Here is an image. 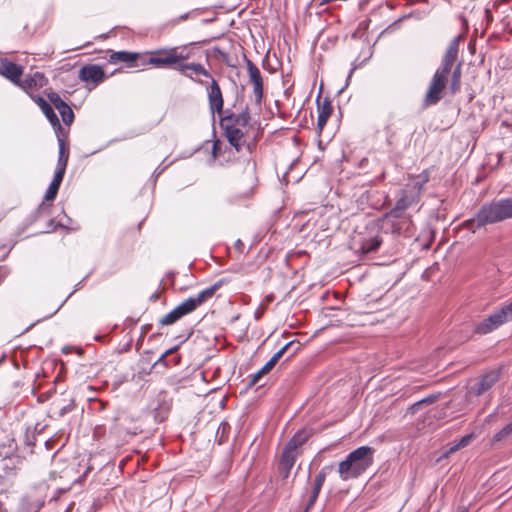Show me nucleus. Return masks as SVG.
Segmentation results:
<instances>
[{
    "label": "nucleus",
    "mask_w": 512,
    "mask_h": 512,
    "mask_svg": "<svg viewBox=\"0 0 512 512\" xmlns=\"http://www.w3.org/2000/svg\"><path fill=\"white\" fill-rule=\"evenodd\" d=\"M461 38L462 36L458 35L450 41L446 52L442 56L441 63L429 83L423 100L424 107L436 105L442 99V92L448 84L450 75L449 90L451 94H456L460 90L462 62H457V59Z\"/></svg>",
    "instance_id": "1"
},
{
    "label": "nucleus",
    "mask_w": 512,
    "mask_h": 512,
    "mask_svg": "<svg viewBox=\"0 0 512 512\" xmlns=\"http://www.w3.org/2000/svg\"><path fill=\"white\" fill-rule=\"evenodd\" d=\"M428 180L429 176L426 172L411 177L402 190L401 196L396 201L395 206L385 214L383 221L385 224L391 226L392 233H401L402 227L400 226V221L406 220L404 217L405 211L418 204L424 185Z\"/></svg>",
    "instance_id": "2"
},
{
    "label": "nucleus",
    "mask_w": 512,
    "mask_h": 512,
    "mask_svg": "<svg viewBox=\"0 0 512 512\" xmlns=\"http://www.w3.org/2000/svg\"><path fill=\"white\" fill-rule=\"evenodd\" d=\"M512 218V197L484 203L473 218L465 221V227L472 232L488 224Z\"/></svg>",
    "instance_id": "3"
},
{
    "label": "nucleus",
    "mask_w": 512,
    "mask_h": 512,
    "mask_svg": "<svg viewBox=\"0 0 512 512\" xmlns=\"http://www.w3.org/2000/svg\"><path fill=\"white\" fill-rule=\"evenodd\" d=\"M372 462V450H352L346 460L339 464V474L342 479L357 477Z\"/></svg>",
    "instance_id": "4"
},
{
    "label": "nucleus",
    "mask_w": 512,
    "mask_h": 512,
    "mask_svg": "<svg viewBox=\"0 0 512 512\" xmlns=\"http://www.w3.org/2000/svg\"><path fill=\"white\" fill-rule=\"evenodd\" d=\"M248 77L253 85V95L256 105H260L264 95L263 78L259 68L248 58L245 57Z\"/></svg>",
    "instance_id": "5"
},
{
    "label": "nucleus",
    "mask_w": 512,
    "mask_h": 512,
    "mask_svg": "<svg viewBox=\"0 0 512 512\" xmlns=\"http://www.w3.org/2000/svg\"><path fill=\"white\" fill-rule=\"evenodd\" d=\"M17 450H0V476L15 474L16 469L22 463Z\"/></svg>",
    "instance_id": "6"
},
{
    "label": "nucleus",
    "mask_w": 512,
    "mask_h": 512,
    "mask_svg": "<svg viewBox=\"0 0 512 512\" xmlns=\"http://www.w3.org/2000/svg\"><path fill=\"white\" fill-rule=\"evenodd\" d=\"M189 58V53H184V49L179 48H162V67H169L179 71V66H184V60Z\"/></svg>",
    "instance_id": "7"
},
{
    "label": "nucleus",
    "mask_w": 512,
    "mask_h": 512,
    "mask_svg": "<svg viewBox=\"0 0 512 512\" xmlns=\"http://www.w3.org/2000/svg\"><path fill=\"white\" fill-rule=\"evenodd\" d=\"M503 324H505V321L499 309H497L475 325L474 333L479 335H486L496 330Z\"/></svg>",
    "instance_id": "8"
},
{
    "label": "nucleus",
    "mask_w": 512,
    "mask_h": 512,
    "mask_svg": "<svg viewBox=\"0 0 512 512\" xmlns=\"http://www.w3.org/2000/svg\"><path fill=\"white\" fill-rule=\"evenodd\" d=\"M500 377V372L498 370H490L470 387V393L475 396H480L487 390H489Z\"/></svg>",
    "instance_id": "9"
},
{
    "label": "nucleus",
    "mask_w": 512,
    "mask_h": 512,
    "mask_svg": "<svg viewBox=\"0 0 512 512\" xmlns=\"http://www.w3.org/2000/svg\"><path fill=\"white\" fill-rule=\"evenodd\" d=\"M23 74L22 66L10 61L8 58L0 59V75L10 80L15 85H20V77Z\"/></svg>",
    "instance_id": "10"
},
{
    "label": "nucleus",
    "mask_w": 512,
    "mask_h": 512,
    "mask_svg": "<svg viewBox=\"0 0 512 512\" xmlns=\"http://www.w3.org/2000/svg\"><path fill=\"white\" fill-rule=\"evenodd\" d=\"M225 283L224 279H220L213 285L201 290L196 296H191L187 300L190 307L195 311L205 301L212 298L216 290H218Z\"/></svg>",
    "instance_id": "11"
},
{
    "label": "nucleus",
    "mask_w": 512,
    "mask_h": 512,
    "mask_svg": "<svg viewBox=\"0 0 512 512\" xmlns=\"http://www.w3.org/2000/svg\"><path fill=\"white\" fill-rule=\"evenodd\" d=\"M48 99L60 113L63 122L66 125H70L74 120V113L71 107L56 92H50Z\"/></svg>",
    "instance_id": "12"
},
{
    "label": "nucleus",
    "mask_w": 512,
    "mask_h": 512,
    "mask_svg": "<svg viewBox=\"0 0 512 512\" xmlns=\"http://www.w3.org/2000/svg\"><path fill=\"white\" fill-rule=\"evenodd\" d=\"M105 78V73L101 66L88 64L79 71V79L83 82H92L95 85L101 83Z\"/></svg>",
    "instance_id": "13"
},
{
    "label": "nucleus",
    "mask_w": 512,
    "mask_h": 512,
    "mask_svg": "<svg viewBox=\"0 0 512 512\" xmlns=\"http://www.w3.org/2000/svg\"><path fill=\"white\" fill-rule=\"evenodd\" d=\"M224 131V135L228 140L229 144L235 149L236 152H240L246 143L245 133L239 127H232L230 125L221 126Z\"/></svg>",
    "instance_id": "14"
},
{
    "label": "nucleus",
    "mask_w": 512,
    "mask_h": 512,
    "mask_svg": "<svg viewBox=\"0 0 512 512\" xmlns=\"http://www.w3.org/2000/svg\"><path fill=\"white\" fill-rule=\"evenodd\" d=\"M251 119L248 107L240 113H229L220 119V126L230 125L232 127L244 128L249 124Z\"/></svg>",
    "instance_id": "15"
},
{
    "label": "nucleus",
    "mask_w": 512,
    "mask_h": 512,
    "mask_svg": "<svg viewBox=\"0 0 512 512\" xmlns=\"http://www.w3.org/2000/svg\"><path fill=\"white\" fill-rule=\"evenodd\" d=\"M211 79V85L208 90V102L209 108L214 113H221L223 110V97L219 84L213 78Z\"/></svg>",
    "instance_id": "16"
},
{
    "label": "nucleus",
    "mask_w": 512,
    "mask_h": 512,
    "mask_svg": "<svg viewBox=\"0 0 512 512\" xmlns=\"http://www.w3.org/2000/svg\"><path fill=\"white\" fill-rule=\"evenodd\" d=\"M33 100L39 106L43 114L49 120L50 124L53 126L55 131H64L58 116L54 112L52 106L41 96L33 97Z\"/></svg>",
    "instance_id": "17"
},
{
    "label": "nucleus",
    "mask_w": 512,
    "mask_h": 512,
    "mask_svg": "<svg viewBox=\"0 0 512 512\" xmlns=\"http://www.w3.org/2000/svg\"><path fill=\"white\" fill-rule=\"evenodd\" d=\"M57 141L59 146L58 152V160L55 172H60L61 174H65L68 159H69V151L66 148L65 139L63 137V131H57Z\"/></svg>",
    "instance_id": "18"
},
{
    "label": "nucleus",
    "mask_w": 512,
    "mask_h": 512,
    "mask_svg": "<svg viewBox=\"0 0 512 512\" xmlns=\"http://www.w3.org/2000/svg\"><path fill=\"white\" fill-rule=\"evenodd\" d=\"M193 312L187 300L183 301L164 317H162V325H171L181 319L183 316Z\"/></svg>",
    "instance_id": "19"
},
{
    "label": "nucleus",
    "mask_w": 512,
    "mask_h": 512,
    "mask_svg": "<svg viewBox=\"0 0 512 512\" xmlns=\"http://www.w3.org/2000/svg\"><path fill=\"white\" fill-rule=\"evenodd\" d=\"M298 456L297 450H283L279 460V471L283 478H287Z\"/></svg>",
    "instance_id": "20"
},
{
    "label": "nucleus",
    "mask_w": 512,
    "mask_h": 512,
    "mask_svg": "<svg viewBox=\"0 0 512 512\" xmlns=\"http://www.w3.org/2000/svg\"><path fill=\"white\" fill-rule=\"evenodd\" d=\"M332 106L329 99L325 98L321 103L318 102V119H317V128L319 132H321L326 125L331 113Z\"/></svg>",
    "instance_id": "21"
},
{
    "label": "nucleus",
    "mask_w": 512,
    "mask_h": 512,
    "mask_svg": "<svg viewBox=\"0 0 512 512\" xmlns=\"http://www.w3.org/2000/svg\"><path fill=\"white\" fill-rule=\"evenodd\" d=\"M312 431L311 429H302L295 433V435L290 439V441L286 444L285 448H301L304 444L307 443L308 439L311 437Z\"/></svg>",
    "instance_id": "22"
},
{
    "label": "nucleus",
    "mask_w": 512,
    "mask_h": 512,
    "mask_svg": "<svg viewBox=\"0 0 512 512\" xmlns=\"http://www.w3.org/2000/svg\"><path fill=\"white\" fill-rule=\"evenodd\" d=\"M64 175L65 174H61L60 172H55L54 177H53L50 185L48 186V189L46 190V193L44 196V198L47 201L53 200L56 197L59 187L63 181Z\"/></svg>",
    "instance_id": "23"
},
{
    "label": "nucleus",
    "mask_w": 512,
    "mask_h": 512,
    "mask_svg": "<svg viewBox=\"0 0 512 512\" xmlns=\"http://www.w3.org/2000/svg\"><path fill=\"white\" fill-rule=\"evenodd\" d=\"M138 57H139V54H137V53L128 52V51H117V52H113L110 55L109 61L111 63L123 62V63L132 64L137 60Z\"/></svg>",
    "instance_id": "24"
},
{
    "label": "nucleus",
    "mask_w": 512,
    "mask_h": 512,
    "mask_svg": "<svg viewBox=\"0 0 512 512\" xmlns=\"http://www.w3.org/2000/svg\"><path fill=\"white\" fill-rule=\"evenodd\" d=\"M381 243L382 239L377 235L370 238H364L361 241L360 250L363 254H369L377 251Z\"/></svg>",
    "instance_id": "25"
},
{
    "label": "nucleus",
    "mask_w": 512,
    "mask_h": 512,
    "mask_svg": "<svg viewBox=\"0 0 512 512\" xmlns=\"http://www.w3.org/2000/svg\"><path fill=\"white\" fill-rule=\"evenodd\" d=\"M276 364L275 360L270 358L260 370L250 375L249 386L255 385L265 374L269 373Z\"/></svg>",
    "instance_id": "26"
},
{
    "label": "nucleus",
    "mask_w": 512,
    "mask_h": 512,
    "mask_svg": "<svg viewBox=\"0 0 512 512\" xmlns=\"http://www.w3.org/2000/svg\"><path fill=\"white\" fill-rule=\"evenodd\" d=\"M185 70H190L193 73L197 75H202L207 78H212L211 74L208 70H206L201 64L199 63H185L184 66H179V71L184 72Z\"/></svg>",
    "instance_id": "27"
},
{
    "label": "nucleus",
    "mask_w": 512,
    "mask_h": 512,
    "mask_svg": "<svg viewBox=\"0 0 512 512\" xmlns=\"http://www.w3.org/2000/svg\"><path fill=\"white\" fill-rule=\"evenodd\" d=\"M294 345H296V348L293 350V352L287 357V360H289L291 357H293L295 355V353L297 352V350L299 349L300 347V343L298 341H290L288 343H286L283 347H281L271 358L275 360V362L277 363L280 358L284 355V353L290 348V347H293Z\"/></svg>",
    "instance_id": "28"
},
{
    "label": "nucleus",
    "mask_w": 512,
    "mask_h": 512,
    "mask_svg": "<svg viewBox=\"0 0 512 512\" xmlns=\"http://www.w3.org/2000/svg\"><path fill=\"white\" fill-rule=\"evenodd\" d=\"M510 438H512V420L494 435L493 440L495 442H500L506 441Z\"/></svg>",
    "instance_id": "29"
},
{
    "label": "nucleus",
    "mask_w": 512,
    "mask_h": 512,
    "mask_svg": "<svg viewBox=\"0 0 512 512\" xmlns=\"http://www.w3.org/2000/svg\"><path fill=\"white\" fill-rule=\"evenodd\" d=\"M323 482H324V476L321 474L317 475V477L315 478L314 488H313V492L310 497L308 506L313 505V503L315 502V500L319 494V491L323 485Z\"/></svg>",
    "instance_id": "30"
},
{
    "label": "nucleus",
    "mask_w": 512,
    "mask_h": 512,
    "mask_svg": "<svg viewBox=\"0 0 512 512\" xmlns=\"http://www.w3.org/2000/svg\"><path fill=\"white\" fill-rule=\"evenodd\" d=\"M476 437V432L468 433L461 437L460 440L457 443H455L451 448H465L466 446L470 445Z\"/></svg>",
    "instance_id": "31"
},
{
    "label": "nucleus",
    "mask_w": 512,
    "mask_h": 512,
    "mask_svg": "<svg viewBox=\"0 0 512 512\" xmlns=\"http://www.w3.org/2000/svg\"><path fill=\"white\" fill-rule=\"evenodd\" d=\"M505 323L512 321V301L498 308Z\"/></svg>",
    "instance_id": "32"
},
{
    "label": "nucleus",
    "mask_w": 512,
    "mask_h": 512,
    "mask_svg": "<svg viewBox=\"0 0 512 512\" xmlns=\"http://www.w3.org/2000/svg\"><path fill=\"white\" fill-rule=\"evenodd\" d=\"M39 507L29 502L27 499H22L18 512H38Z\"/></svg>",
    "instance_id": "33"
},
{
    "label": "nucleus",
    "mask_w": 512,
    "mask_h": 512,
    "mask_svg": "<svg viewBox=\"0 0 512 512\" xmlns=\"http://www.w3.org/2000/svg\"><path fill=\"white\" fill-rule=\"evenodd\" d=\"M213 52L214 54L220 58L223 62H225L227 65H230V57H229V54L225 51H223L222 49H220L219 47H214L213 48Z\"/></svg>",
    "instance_id": "34"
},
{
    "label": "nucleus",
    "mask_w": 512,
    "mask_h": 512,
    "mask_svg": "<svg viewBox=\"0 0 512 512\" xmlns=\"http://www.w3.org/2000/svg\"><path fill=\"white\" fill-rule=\"evenodd\" d=\"M228 429H229V425L225 422H223L219 425L217 433H216V437H219V440H218L219 445L223 444L222 438L224 437V435Z\"/></svg>",
    "instance_id": "35"
},
{
    "label": "nucleus",
    "mask_w": 512,
    "mask_h": 512,
    "mask_svg": "<svg viewBox=\"0 0 512 512\" xmlns=\"http://www.w3.org/2000/svg\"><path fill=\"white\" fill-rule=\"evenodd\" d=\"M221 141L219 139H216L214 142H213V145H212V158L213 160H215L221 153Z\"/></svg>",
    "instance_id": "36"
},
{
    "label": "nucleus",
    "mask_w": 512,
    "mask_h": 512,
    "mask_svg": "<svg viewBox=\"0 0 512 512\" xmlns=\"http://www.w3.org/2000/svg\"><path fill=\"white\" fill-rule=\"evenodd\" d=\"M36 85H37L36 79L29 77V78H26L23 82L20 81L19 86L22 87L23 89H27V88H32Z\"/></svg>",
    "instance_id": "37"
},
{
    "label": "nucleus",
    "mask_w": 512,
    "mask_h": 512,
    "mask_svg": "<svg viewBox=\"0 0 512 512\" xmlns=\"http://www.w3.org/2000/svg\"><path fill=\"white\" fill-rule=\"evenodd\" d=\"M357 68H358V65L356 64V62H353V63H352V67H351V69H350V71H349V73H348V76H347V78H346L345 86L340 90V92H342L346 87H348L349 82H350V80H351V77H352V75H353L354 71H355Z\"/></svg>",
    "instance_id": "38"
},
{
    "label": "nucleus",
    "mask_w": 512,
    "mask_h": 512,
    "mask_svg": "<svg viewBox=\"0 0 512 512\" xmlns=\"http://www.w3.org/2000/svg\"><path fill=\"white\" fill-rule=\"evenodd\" d=\"M422 407V402L419 400L408 407L407 412L415 414Z\"/></svg>",
    "instance_id": "39"
},
{
    "label": "nucleus",
    "mask_w": 512,
    "mask_h": 512,
    "mask_svg": "<svg viewBox=\"0 0 512 512\" xmlns=\"http://www.w3.org/2000/svg\"><path fill=\"white\" fill-rule=\"evenodd\" d=\"M148 62L160 66V51H155L154 56L149 57Z\"/></svg>",
    "instance_id": "40"
},
{
    "label": "nucleus",
    "mask_w": 512,
    "mask_h": 512,
    "mask_svg": "<svg viewBox=\"0 0 512 512\" xmlns=\"http://www.w3.org/2000/svg\"><path fill=\"white\" fill-rule=\"evenodd\" d=\"M172 406V402L171 401H166V399H162V406H161V409H162V421L164 420V412L168 411Z\"/></svg>",
    "instance_id": "41"
},
{
    "label": "nucleus",
    "mask_w": 512,
    "mask_h": 512,
    "mask_svg": "<svg viewBox=\"0 0 512 512\" xmlns=\"http://www.w3.org/2000/svg\"><path fill=\"white\" fill-rule=\"evenodd\" d=\"M73 406H74V403H73V401H71L70 404L61 407L59 410V415L64 416L65 414H67L68 412H70L72 410Z\"/></svg>",
    "instance_id": "42"
},
{
    "label": "nucleus",
    "mask_w": 512,
    "mask_h": 512,
    "mask_svg": "<svg viewBox=\"0 0 512 512\" xmlns=\"http://www.w3.org/2000/svg\"><path fill=\"white\" fill-rule=\"evenodd\" d=\"M436 399H437L436 395H429V396L421 399L420 401L422 402V406H424V405H429V404L433 403Z\"/></svg>",
    "instance_id": "43"
},
{
    "label": "nucleus",
    "mask_w": 512,
    "mask_h": 512,
    "mask_svg": "<svg viewBox=\"0 0 512 512\" xmlns=\"http://www.w3.org/2000/svg\"><path fill=\"white\" fill-rule=\"evenodd\" d=\"M173 351V348H168L165 352H162V365H166V356Z\"/></svg>",
    "instance_id": "44"
},
{
    "label": "nucleus",
    "mask_w": 512,
    "mask_h": 512,
    "mask_svg": "<svg viewBox=\"0 0 512 512\" xmlns=\"http://www.w3.org/2000/svg\"><path fill=\"white\" fill-rule=\"evenodd\" d=\"M235 248L239 251H242V249L244 248V243L240 239H238L235 242Z\"/></svg>",
    "instance_id": "45"
},
{
    "label": "nucleus",
    "mask_w": 512,
    "mask_h": 512,
    "mask_svg": "<svg viewBox=\"0 0 512 512\" xmlns=\"http://www.w3.org/2000/svg\"><path fill=\"white\" fill-rule=\"evenodd\" d=\"M161 283H162V291H163L166 287H168V286H169V287H173V283H169V284H168V283L165 281V279H163V278H162V280H161Z\"/></svg>",
    "instance_id": "46"
},
{
    "label": "nucleus",
    "mask_w": 512,
    "mask_h": 512,
    "mask_svg": "<svg viewBox=\"0 0 512 512\" xmlns=\"http://www.w3.org/2000/svg\"><path fill=\"white\" fill-rule=\"evenodd\" d=\"M53 223H54V221H53V220H50V221H49V223H48V227H47V228H48V229H51V230H54V229H55V227H54Z\"/></svg>",
    "instance_id": "47"
},
{
    "label": "nucleus",
    "mask_w": 512,
    "mask_h": 512,
    "mask_svg": "<svg viewBox=\"0 0 512 512\" xmlns=\"http://www.w3.org/2000/svg\"><path fill=\"white\" fill-rule=\"evenodd\" d=\"M42 442H43V445L45 446V448H48V445H49V439L44 438V439L42 440Z\"/></svg>",
    "instance_id": "48"
},
{
    "label": "nucleus",
    "mask_w": 512,
    "mask_h": 512,
    "mask_svg": "<svg viewBox=\"0 0 512 512\" xmlns=\"http://www.w3.org/2000/svg\"><path fill=\"white\" fill-rule=\"evenodd\" d=\"M387 141H388L389 143H392V142H393V135H392V134H388V135H387Z\"/></svg>",
    "instance_id": "49"
},
{
    "label": "nucleus",
    "mask_w": 512,
    "mask_h": 512,
    "mask_svg": "<svg viewBox=\"0 0 512 512\" xmlns=\"http://www.w3.org/2000/svg\"><path fill=\"white\" fill-rule=\"evenodd\" d=\"M502 126L509 127V126H511V124L507 120H503L502 121Z\"/></svg>",
    "instance_id": "50"
},
{
    "label": "nucleus",
    "mask_w": 512,
    "mask_h": 512,
    "mask_svg": "<svg viewBox=\"0 0 512 512\" xmlns=\"http://www.w3.org/2000/svg\"><path fill=\"white\" fill-rule=\"evenodd\" d=\"M457 512H469L466 507H461L457 510Z\"/></svg>",
    "instance_id": "51"
},
{
    "label": "nucleus",
    "mask_w": 512,
    "mask_h": 512,
    "mask_svg": "<svg viewBox=\"0 0 512 512\" xmlns=\"http://www.w3.org/2000/svg\"><path fill=\"white\" fill-rule=\"evenodd\" d=\"M159 175H160V172L158 171V168H156L154 170L153 176H155L157 178Z\"/></svg>",
    "instance_id": "52"
},
{
    "label": "nucleus",
    "mask_w": 512,
    "mask_h": 512,
    "mask_svg": "<svg viewBox=\"0 0 512 512\" xmlns=\"http://www.w3.org/2000/svg\"><path fill=\"white\" fill-rule=\"evenodd\" d=\"M35 77L43 78V76L40 73H35Z\"/></svg>",
    "instance_id": "53"
},
{
    "label": "nucleus",
    "mask_w": 512,
    "mask_h": 512,
    "mask_svg": "<svg viewBox=\"0 0 512 512\" xmlns=\"http://www.w3.org/2000/svg\"><path fill=\"white\" fill-rule=\"evenodd\" d=\"M157 293H158V291H156V293L152 294L151 298H156L157 297Z\"/></svg>",
    "instance_id": "54"
},
{
    "label": "nucleus",
    "mask_w": 512,
    "mask_h": 512,
    "mask_svg": "<svg viewBox=\"0 0 512 512\" xmlns=\"http://www.w3.org/2000/svg\"><path fill=\"white\" fill-rule=\"evenodd\" d=\"M186 17H187V15H182V16L180 17V19H181V20H184V19H186Z\"/></svg>",
    "instance_id": "55"
},
{
    "label": "nucleus",
    "mask_w": 512,
    "mask_h": 512,
    "mask_svg": "<svg viewBox=\"0 0 512 512\" xmlns=\"http://www.w3.org/2000/svg\"><path fill=\"white\" fill-rule=\"evenodd\" d=\"M359 448L366 449V448H370V447H369V446H366V445H363V446H360Z\"/></svg>",
    "instance_id": "56"
},
{
    "label": "nucleus",
    "mask_w": 512,
    "mask_h": 512,
    "mask_svg": "<svg viewBox=\"0 0 512 512\" xmlns=\"http://www.w3.org/2000/svg\"><path fill=\"white\" fill-rule=\"evenodd\" d=\"M159 408H160V404H158V405L154 408V410H155V411H157Z\"/></svg>",
    "instance_id": "57"
},
{
    "label": "nucleus",
    "mask_w": 512,
    "mask_h": 512,
    "mask_svg": "<svg viewBox=\"0 0 512 512\" xmlns=\"http://www.w3.org/2000/svg\"><path fill=\"white\" fill-rule=\"evenodd\" d=\"M60 307H58L55 311H53V313L51 315H54L56 314V312L59 310Z\"/></svg>",
    "instance_id": "58"
}]
</instances>
